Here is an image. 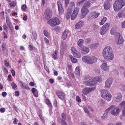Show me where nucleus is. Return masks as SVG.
Masks as SVG:
<instances>
[{"instance_id": "46", "label": "nucleus", "mask_w": 125, "mask_h": 125, "mask_svg": "<svg viewBox=\"0 0 125 125\" xmlns=\"http://www.w3.org/2000/svg\"><path fill=\"white\" fill-rule=\"evenodd\" d=\"M22 86L23 87V88H25L28 90L30 89V88L28 87V86L25 83H24Z\"/></svg>"}, {"instance_id": "47", "label": "nucleus", "mask_w": 125, "mask_h": 125, "mask_svg": "<svg viewBox=\"0 0 125 125\" xmlns=\"http://www.w3.org/2000/svg\"><path fill=\"white\" fill-rule=\"evenodd\" d=\"M6 22L8 25L11 24L12 23L10 21L9 18L7 17L6 18Z\"/></svg>"}, {"instance_id": "48", "label": "nucleus", "mask_w": 125, "mask_h": 125, "mask_svg": "<svg viewBox=\"0 0 125 125\" xmlns=\"http://www.w3.org/2000/svg\"><path fill=\"white\" fill-rule=\"evenodd\" d=\"M11 86L12 87V88L14 89L17 87L16 85L14 82H13L11 84Z\"/></svg>"}, {"instance_id": "38", "label": "nucleus", "mask_w": 125, "mask_h": 125, "mask_svg": "<svg viewBox=\"0 0 125 125\" xmlns=\"http://www.w3.org/2000/svg\"><path fill=\"white\" fill-rule=\"evenodd\" d=\"M91 42V39L89 38H86L85 40V42L86 43H90Z\"/></svg>"}, {"instance_id": "55", "label": "nucleus", "mask_w": 125, "mask_h": 125, "mask_svg": "<svg viewBox=\"0 0 125 125\" xmlns=\"http://www.w3.org/2000/svg\"><path fill=\"white\" fill-rule=\"evenodd\" d=\"M39 116L42 121L43 122L44 121V118L42 117V114H40L39 115Z\"/></svg>"}, {"instance_id": "53", "label": "nucleus", "mask_w": 125, "mask_h": 125, "mask_svg": "<svg viewBox=\"0 0 125 125\" xmlns=\"http://www.w3.org/2000/svg\"><path fill=\"white\" fill-rule=\"evenodd\" d=\"M69 0H65V7H67L69 3Z\"/></svg>"}, {"instance_id": "16", "label": "nucleus", "mask_w": 125, "mask_h": 125, "mask_svg": "<svg viewBox=\"0 0 125 125\" xmlns=\"http://www.w3.org/2000/svg\"><path fill=\"white\" fill-rule=\"evenodd\" d=\"M109 92L108 91L105 90H103L101 92V95L102 97L104 99H107V97L105 96Z\"/></svg>"}, {"instance_id": "29", "label": "nucleus", "mask_w": 125, "mask_h": 125, "mask_svg": "<svg viewBox=\"0 0 125 125\" xmlns=\"http://www.w3.org/2000/svg\"><path fill=\"white\" fill-rule=\"evenodd\" d=\"M75 75H79L80 74V70L79 67H77L76 68L75 71Z\"/></svg>"}, {"instance_id": "7", "label": "nucleus", "mask_w": 125, "mask_h": 125, "mask_svg": "<svg viewBox=\"0 0 125 125\" xmlns=\"http://www.w3.org/2000/svg\"><path fill=\"white\" fill-rule=\"evenodd\" d=\"M80 48V52L82 54H86L89 52V48L84 46H83Z\"/></svg>"}, {"instance_id": "31", "label": "nucleus", "mask_w": 125, "mask_h": 125, "mask_svg": "<svg viewBox=\"0 0 125 125\" xmlns=\"http://www.w3.org/2000/svg\"><path fill=\"white\" fill-rule=\"evenodd\" d=\"M62 38L63 40H65L67 37V34L66 31H64L62 35Z\"/></svg>"}, {"instance_id": "63", "label": "nucleus", "mask_w": 125, "mask_h": 125, "mask_svg": "<svg viewBox=\"0 0 125 125\" xmlns=\"http://www.w3.org/2000/svg\"><path fill=\"white\" fill-rule=\"evenodd\" d=\"M29 48L31 51H32L34 49L33 46H32L31 45H29Z\"/></svg>"}, {"instance_id": "36", "label": "nucleus", "mask_w": 125, "mask_h": 125, "mask_svg": "<svg viewBox=\"0 0 125 125\" xmlns=\"http://www.w3.org/2000/svg\"><path fill=\"white\" fill-rule=\"evenodd\" d=\"M98 103L100 104L101 106H103L104 105L105 103L104 101L102 99H101L98 102Z\"/></svg>"}, {"instance_id": "18", "label": "nucleus", "mask_w": 125, "mask_h": 125, "mask_svg": "<svg viewBox=\"0 0 125 125\" xmlns=\"http://www.w3.org/2000/svg\"><path fill=\"white\" fill-rule=\"evenodd\" d=\"M72 10L71 9H68L67 10L65 17L67 19H69L70 18L72 12Z\"/></svg>"}, {"instance_id": "56", "label": "nucleus", "mask_w": 125, "mask_h": 125, "mask_svg": "<svg viewBox=\"0 0 125 125\" xmlns=\"http://www.w3.org/2000/svg\"><path fill=\"white\" fill-rule=\"evenodd\" d=\"M13 123L15 124H17L18 121V120L16 118H14L13 119Z\"/></svg>"}, {"instance_id": "20", "label": "nucleus", "mask_w": 125, "mask_h": 125, "mask_svg": "<svg viewBox=\"0 0 125 125\" xmlns=\"http://www.w3.org/2000/svg\"><path fill=\"white\" fill-rule=\"evenodd\" d=\"M110 33L112 35H116L118 34L115 28L114 27H113L111 29L110 31Z\"/></svg>"}, {"instance_id": "24", "label": "nucleus", "mask_w": 125, "mask_h": 125, "mask_svg": "<svg viewBox=\"0 0 125 125\" xmlns=\"http://www.w3.org/2000/svg\"><path fill=\"white\" fill-rule=\"evenodd\" d=\"M84 41L82 39H80L79 40L77 44L80 48L82 47L83 46L82 45L83 44V42Z\"/></svg>"}, {"instance_id": "10", "label": "nucleus", "mask_w": 125, "mask_h": 125, "mask_svg": "<svg viewBox=\"0 0 125 125\" xmlns=\"http://www.w3.org/2000/svg\"><path fill=\"white\" fill-rule=\"evenodd\" d=\"M113 82V80L112 78H108L105 82V86L107 88H109Z\"/></svg>"}, {"instance_id": "40", "label": "nucleus", "mask_w": 125, "mask_h": 125, "mask_svg": "<svg viewBox=\"0 0 125 125\" xmlns=\"http://www.w3.org/2000/svg\"><path fill=\"white\" fill-rule=\"evenodd\" d=\"M60 120H61V123L62 125H67L66 122L62 119L61 118Z\"/></svg>"}, {"instance_id": "2", "label": "nucleus", "mask_w": 125, "mask_h": 125, "mask_svg": "<svg viewBox=\"0 0 125 125\" xmlns=\"http://www.w3.org/2000/svg\"><path fill=\"white\" fill-rule=\"evenodd\" d=\"M101 81L102 78L99 76L93 79H92L90 77L85 78L83 83L86 85L92 86L97 84L98 82H101Z\"/></svg>"}, {"instance_id": "14", "label": "nucleus", "mask_w": 125, "mask_h": 125, "mask_svg": "<svg viewBox=\"0 0 125 125\" xmlns=\"http://www.w3.org/2000/svg\"><path fill=\"white\" fill-rule=\"evenodd\" d=\"M56 94L59 98L62 100H63L64 99V97L63 93L61 91H58L56 92Z\"/></svg>"}, {"instance_id": "21", "label": "nucleus", "mask_w": 125, "mask_h": 125, "mask_svg": "<svg viewBox=\"0 0 125 125\" xmlns=\"http://www.w3.org/2000/svg\"><path fill=\"white\" fill-rule=\"evenodd\" d=\"M123 42V40L121 36L119 34V37L117 41V42L118 44H120L122 43Z\"/></svg>"}, {"instance_id": "50", "label": "nucleus", "mask_w": 125, "mask_h": 125, "mask_svg": "<svg viewBox=\"0 0 125 125\" xmlns=\"http://www.w3.org/2000/svg\"><path fill=\"white\" fill-rule=\"evenodd\" d=\"M43 33L44 35L47 37H48L49 36V34L48 32L46 30H44L43 31Z\"/></svg>"}, {"instance_id": "39", "label": "nucleus", "mask_w": 125, "mask_h": 125, "mask_svg": "<svg viewBox=\"0 0 125 125\" xmlns=\"http://www.w3.org/2000/svg\"><path fill=\"white\" fill-rule=\"evenodd\" d=\"M93 27L94 30L95 31L98 30L99 29V27L97 25L94 24Z\"/></svg>"}, {"instance_id": "44", "label": "nucleus", "mask_w": 125, "mask_h": 125, "mask_svg": "<svg viewBox=\"0 0 125 125\" xmlns=\"http://www.w3.org/2000/svg\"><path fill=\"white\" fill-rule=\"evenodd\" d=\"M21 8L22 10L23 11H24L27 8V6L23 4L22 5Z\"/></svg>"}, {"instance_id": "43", "label": "nucleus", "mask_w": 125, "mask_h": 125, "mask_svg": "<svg viewBox=\"0 0 125 125\" xmlns=\"http://www.w3.org/2000/svg\"><path fill=\"white\" fill-rule=\"evenodd\" d=\"M53 57L54 59H56L57 58V52L56 51H55V52L53 53Z\"/></svg>"}, {"instance_id": "34", "label": "nucleus", "mask_w": 125, "mask_h": 125, "mask_svg": "<svg viewBox=\"0 0 125 125\" xmlns=\"http://www.w3.org/2000/svg\"><path fill=\"white\" fill-rule=\"evenodd\" d=\"M33 38L35 40H36L37 38V35L36 32L35 31H32V32Z\"/></svg>"}, {"instance_id": "61", "label": "nucleus", "mask_w": 125, "mask_h": 125, "mask_svg": "<svg viewBox=\"0 0 125 125\" xmlns=\"http://www.w3.org/2000/svg\"><path fill=\"white\" fill-rule=\"evenodd\" d=\"M3 28L5 30H6L8 28L7 26L6 25L5 23L3 25Z\"/></svg>"}, {"instance_id": "64", "label": "nucleus", "mask_w": 125, "mask_h": 125, "mask_svg": "<svg viewBox=\"0 0 125 125\" xmlns=\"http://www.w3.org/2000/svg\"><path fill=\"white\" fill-rule=\"evenodd\" d=\"M122 27L124 28L125 27V21L122 23Z\"/></svg>"}, {"instance_id": "37", "label": "nucleus", "mask_w": 125, "mask_h": 125, "mask_svg": "<svg viewBox=\"0 0 125 125\" xmlns=\"http://www.w3.org/2000/svg\"><path fill=\"white\" fill-rule=\"evenodd\" d=\"M1 47L2 48V50L3 51H5L6 49V44L5 43L2 44L1 45Z\"/></svg>"}, {"instance_id": "12", "label": "nucleus", "mask_w": 125, "mask_h": 125, "mask_svg": "<svg viewBox=\"0 0 125 125\" xmlns=\"http://www.w3.org/2000/svg\"><path fill=\"white\" fill-rule=\"evenodd\" d=\"M57 5L58 6L59 13L60 14H61L63 12L64 10L62 7L61 2L59 1H58Z\"/></svg>"}, {"instance_id": "11", "label": "nucleus", "mask_w": 125, "mask_h": 125, "mask_svg": "<svg viewBox=\"0 0 125 125\" xmlns=\"http://www.w3.org/2000/svg\"><path fill=\"white\" fill-rule=\"evenodd\" d=\"M45 17L47 20L50 18L52 15V12L50 10H46L44 13Z\"/></svg>"}, {"instance_id": "8", "label": "nucleus", "mask_w": 125, "mask_h": 125, "mask_svg": "<svg viewBox=\"0 0 125 125\" xmlns=\"http://www.w3.org/2000/svg\"><path fill=\"white\" fill-rule=\"evenodd\" d=\"M79 11V9L77 7H76L74 9L71 15V19L73 20L75 19Z\"/></svg>"}, {"instance_id": "41", "label": "nucleus", "mask_w": 125, "mask_h": 125, "mask_svg": "<svg viewBox=\"0 0 125 125\" xmlns=\"http://www.w3.org/2000/svg\"><path fill=\"white\" fill-rule=\"evenodd\" d=\"M118 109V108H116L114 105L113 104L110 106V107L107 109Z\"/></svg>"}, {"instance_id": "60", "label": "nucleus", "mask_w": 125, "mask_h": 125, "mask_svg": "<svg viewBox=\"0 0 125 125\" xmlns=\"http://www.w3.org/2000/svg\"><path fill=\"white\" fill-rule=\"evenodd\" d=\"M88 88L90 92L91 91L94 90L95 89V87H93L91 88Z\"/></svg>"}, {"instance_id": "59", "label": "nucleus", "mask_w": 125, "mask_h": 125, "mask_svg": "<svg viewBox=\"0 0 125 125\" xmlns=\"http://www.w3.org/2000/svg\"><path fill=\"white\" fill-rule=\"evenodd\" d=\"M71 50L74 53L76 52H77V51L75 50V48L73 47H72L71 48Z\"/></svg>"}, {"instance_id": "35", "label": "nucleus", "mask_w": 125, "mask_h": 125, "mask_svg": "<svg viewBox=\"0 0 125 125\" xmlns=\"http://www.w3.org/2000/svg\"><path fill=\"white\" fill-rule=\"evenodd\" d=\"M108 116L107 113V112H105L103 114V115L102 117V119H106Z\"/></svg>"}, {"instance_id": "32", "label": "nucleus", "mask_w": 125, "mask_h": 125, "mask_svg": "<svg viewBox=\"0 0 125 125\" xmlns=\"http://www.w3.org/2000/svg\"><path fill=\"white\" fill-rule=\"evenodd\" d=\"M73 55L74 57L77 58H79L81 56V54L77 51L73 53Z\"/></svg>"}, {"instance_id": "42", "label": "nucleus", "mask_w": 125, "mask_h": 125, "mask_svg": "<svg viewBox=\"0 0 125 125\" xmlns=\"http://www.w3.org/2000/svg\"><path fill=\"white\" fill-rule=\"evenodd\" d=\"M98 44H97L95 43L91 45L90 47L91 48H95L98 46Z\"/></svg>"}, {"instance_id": "57", "label": "nucleus", "mask_w": 125, "mask_h": 125, "mask_svg": "<svg viewBox=\"0 0 125 125\" xmlns=\"http://www.w3.org/2000/svg\"><path fill=\"white\" fill-rule=\"evenodd\" d=\"M70 7H72L75 6V4L74 2H71L70 3Z\"/></svg>"}, {"instance_id": "17", "label": "nucleus", "mask_w": 125, "mask_h": 125, "mask_svg": "<svg viewBox=\"0 0 125 125\" xmlns=\"http://www.w3.org/2000/svg\"><path fill=\"white\" fill-rule=\"evenodd\" d=\"M110 1L108 0L106 2H105L104 3V7L106 10L108 9L110 7Z\"/></svg>"}, {"instance_id": "13", "label": "nucleus", "mask_w": 125, "mask_h": 125, "mask_svg": "<svg viewBox=\"0 0 125 125\" xmlns=\"http://www.w3.org/2000/svg\"><path fill=\"white\" fill-rule=\"evenodd\" d=\"M122 96L121 94L119 93H117L116 94V96L115 97V101L117 102H119L121 100Z\"/></svg>"}, {"instance_id": "15", "label": "nucleus", "mask_w": 125, "mask_h": 125, "mask_svg": "<svg viewBox=\"0 0 125 125\" xmlns=\"http://www.w3.org/2000/svg\"><path fill=\"white\" fill-rule=\"evenodd\" d=\"M81 12L82 13V15L83 16L84 15H85L88 13L89 10L87 8L83 7L81 9Z\"/></svg>"}, {"instance_id": "45", "label": "nucleus", "mask_w": 125, "mask_h": 125, "mask_svg": "<svg viewBox=\"0 0 125 125\" xmlns=\"http://www.w3.org/2000/svg\"><path fill=\"white\" fill-rule=\"evenodd\" d=\"M4 11L1 12L0 13L1 18L2 19H4L5 17L4 16Z\"/></svg>"}, {"instance_id": "22", "label": "nucleus", "mask_w": 125, "mask_h": 125, "mask_svg": "<svg viewBox=\"0 0 125 125\" xmlns=\"http://www.w3.org/2000/svg\"><path fill=\"white\" fill-rule=\"evenodd\" d=\"M125 109V101H124L121 103L119 106V108L118 109Z\"/></svg>"}, {"instance_id": "52", "label": "nucleus", "mask_w": 125, "mask_h": 125, "mask_svg": "<svg viewBox=\"0 0 125 125\" xmlns=\"http://www.w3.org/2000/svg\"><path fill=\"white\" fill-rule=\"evenodd\" d=\"M76 101L80 103L81 102V100L79 96H76Z\"/></svg>"}, {"instance_id": "58", "label": "nucleus", "mask_w": 125, "mask_h": 125, "mask_svg": "<svg viewBox=\"0 0 125 125\" xmlns=\"http://www.w3.org/2000/svg\"><path fill=\"white\" fill-rule=\"evenodd\" d=\"M113 72L115 75H118V72L117 70L115 69L113 70Z\"/></svg>"}, {"instance_id": "6", "label": "nucleus", "mask_w": 125, "mask_h": 125, "mask_svg": "<svg viewBox=\"0 0 125 125\" xmlns=\"http://www.w3.org/2000/svg\"><path fill=\"white\" fill-rule=\"evenodd\" d=\"M110 26V24L108 23H107L103 25L100 30L99 32L100 34L101 35H103L106 33L109 29Z\"/></svg>"}, {"instance_id": "26", "label": "nucleus", "mask_w": 125, "mask_h": 125, "mask_svg": "<svg viewBox=\"0 0 125 125\" xmlns=\"http://www.w3.org/2000/svg\"><path fill=\"white\" fill-rule=\"evenodd\" d=\"M69 56L72 62L75 63L77 62V59L73 57L72 55H70Z\"/></svg>"}, {"instance_id": "30", "label": "nucleus", "mask_w": 125, "mask_h": 125, "mask_svg": "<svg viewBox=\"0 0 125 125\" xmlns=\"http://www.w3.org/2000/svg\"><path fill=\"white\" fill-rule=\"evenodd\" d=\"M91 5V3L89 1H87L83 5V7L87 8L90 7Z\"/></svg>"}, {"instance_id": "28", "label": "nucleus", "mask_w": 125, "mask_h": 125, "mask_svg": "<svg viewBox=\"0 0 125 125\" xmlns=\"http://www.w3.org/2000/svg\"><path fill=\"white\" fill-rule=\"evenodd\" d=\"M105 96H106V97H107V99H105L107 101H110L111 100V98L112 97L111 94L109 92Z\"/></svg>"}, {"instance_id": "5", "label": "nucleus", "mask_w": 125, "mask_h": 125, "mask_svg": "<svg viewBox=\"0 0 125 125\" xmlns=\"http://www.w3.org/2000/svg\"><path fill=\"white\" fill-rule=\"evenodd\" d=\"M47 23L51 26L54 27L57 25L59 24L60 23V22L57 18H55L50 20L47 22Z\"/></svg>"}, {"instance_id": "25", "label": "nucleus", "mask_w": 125, "mask_h": 125, "mask_svg": "<svg viewBox=\"0 0 125 125\" xmlns=\"http://www.w3.org/2000/svg\"><path fill=\"white\" fill-rule=\"evenodd\" d=\"M89 91L88 88H86L83 90V93L84 95H86L90 92Z\"/></svg>"}, {"instance_id": "49", "label": "nucleus", "mask_w": 125, "mask_h": 125, "mask_svg": "<svg viewBox=\"0 0 125 125\" xmlns=\"http://www.w3.org/2000/svg\"><path fill=\"white\" fill-rule=\"evenodd\" d=\"M10 4V7H13L15 6L16 4L14 1H12Z\"/></svg>"}, {"instance_id": "62", "label": "nucleus", "mask_w": 125, "mask_h": 125, "mask_svg": "<svg viewBox=\"0 0 125 125\" xmlns=\"http://www.w3.org/2000/svg\"><path fill=\"white\" fill-rule=\"evenodd\" d=\"M4 62L5 65L7 67H8L9 66V64L8 62L7 61L5 60L4 61Z\"/></svg>"}, {"instance_id": "19", "label": "nucleus", "mask_w": 125, "mask_h": 125, "mask_svg": "<svg viewBox=\"0 0 125 125\" xmlns=\"http://www.w3.org/2000/svg\"><path fill=\"white\" fill-rule=\"evenodd\" d=\"M100 14V13L95 11L92 13L91 15V17L96 18L98 17Z\"/></svg>"}, {"instance_id": "51", "label": "nucleus", "mask_w": 125, "mask_h": 125, "mask_svg": "<svg viewBox=\"0 0 125 125\" xmlns=\"http://www.w3.org/2000/svg\"><path fill=\"white\" fill-rule=\"evenodd\" d=\"M124 15V14L123 13H120L118 14L117 15V17H118L119 18H121L123 17Z\"/></svg>"}, {"instance_id": "23", "label": "nucleus", "mask_w": 125, "mask_h": 125, "mask_svg": "<svg viewBox=\"0 0 125 125\" xmlns=\"http://www.w3.org/2000/svg\"><path fill=\"white\" fill-rule=\"evenodd\" d=\"M31 91L33 94L34 96L36 97H37L38 96L37 94L38 91L34 88H32L31 89Z\"/></svg>"}, {"instance_id": "3", "label": "nucleus", "mask_w": 125, "mask_h": 125, "mask_svg": "<svg viewBox=\"0 0 125 125\" xmlns=\"http://www.w3.org/2000/svg\"><path fill=\"white\" fill-rule=\"evenodd\" d=\"M97 58L95 56H83L82 58V61L88 64H92L96 62Z\"/></svg>"}, {"instance_id": "27", "label": "nucleus", "mask_w": 125, "mask_h": 125, "mask_svg": "<svg viewBox=\"0 0 125 125\" xmlns=\"http://www.w3.org/2000/svg\"><path fill=\"white\" fill-rule=\"evenodd\" d=\"M119 112V110H112L111 111V114L115 115H116Z\"/></svg>"}, {"instance_id": "33", "label": "nucleus", "mask_w": 125, "mask_h": 125, "mask_svg": "<svg viewBox=\"0 0 125 125\" xmlns=\"http://www.w3.org/2000/svg\"><path fill=\"white\" fill-rule=\"evenodd\" d=\"M107 20V18L105 17H104L102 19L101 22L99 23V24L101 25L103 24Z\"/></svg>"}, {"instance_id": "54", "label": "nucleus", "mask_w": 125, "mask_h": 125, "mask_svg": "<svg viewBox=\"0 0 125 125\" xmlns=\"http://www.w3.org/2000/svg\"><path fill=\"white\" fill-rule=\"evenodd\" d=\"M62 117L64 119L66 120V115L64 113H63L62 114Z\"/></svg>"}, {"instance_id": "9", "label": "nucleus", "mask_w": 125, "mask_h": 125, "mask_svg": "<svg viewBox=\"0 0 125 125\" xmlns=\"http://www.w3.org/2000/svg\"><path fill=\"white\" fill-rule=\"evenodd\" d=\"M102 63L101 66V69L104 71H108L109 67L107 66L106 62L103 60L102 61Z\"/></svg>"}, {"instance_id": "1", "label": "nucleus", "mask_w": 125, "mask_h": 125, "mask_svg": "<svg viewBox=\"0 0 125 125\" xmlns=\"http://www.w3.org/2000/svg\"><path fill=\"white\" fill-rule=\"evenodd\" d=\"M102 54L104 58L106 60H111L114 59V54L110 46H107L104 49Z\"/></svg>"}, {"instance_id": "4", "label": "nucleus", "mask_w": 125, "mask_h": 125, "mask_svg": "<svg viewBox=\"0 0 125 125\" xmlns=\"http://www.w3.org/2000/svg\"><path fill=\"white\" fill-rule=\"evenodd\" d=\"M125 3L123 0H117L115 1L114 5L115 10L118 11L120 10L125 6Z\"/></svg>"}]
</instances>
